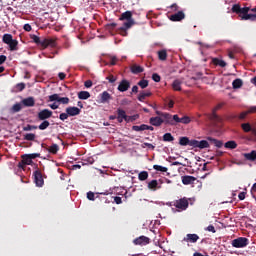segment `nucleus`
Here are the masks:
<instances>
[{
	"label": "nucleus",
	"instance_id": "1",
	"mask_svg": "<svg viewBox=\"0 0 256 256\" xmlns=\"http://www.w3.org/2000/svg\"><path fill=\"white\" fill-rule=\"evenodd\" d=\"M120 21H126L124 22L123 26L118 29L120 35H123V37H126L127 30L131 29L132 25L135 24V20L133 19V12L126 11L121 14Z\"/></svg>",
	"mask_w": 256,
	"mask_h": 256
},
{
	"label": "nucleus",
	"instance_id": "2",
	"mask_svg": "<svg viewBox=\"0 0 256 256\" xmlns=\"http://www.w3.org/2000/svg\"><path fill=\"white\" fill-rule=\"evenodd\" d=\"M249 11H251V8H241V5L239 4H234L232 6V13H236V15L240 17L241 21H255V16H253V14H249Z\"/></svg>",
	"mask_w": 256,
	"mask_h": 256
},
{
	"label": "nucleus",
	"instance_id": "3",
	"mask_svg": "<svg viewBox=\"0 0 256 256\" xmlns=\"http://www.w3.org/2000/svg\"><path fill=\"white\" fill-rule=\"evenodd\" d=\"M31 39L36 45L42 47V49H47V47H57V42L53 38H40L37 35H32Z\"/></svg>",
	"mask_w": 256,
	"mask_h": 256
},
{
	"label": "nucleus",
	"instance_id": "4",
	"mask_svg": "<svg viewBox=\"0 0 256 256\" xmlns=\"http://www.w3.org/2000/svg\"><path fill=\"white\" fill-rule=\"evenodd\" d=\"M173 206L180 211H187V209L189 208V198H180L179 200L173 202Z\"/></svg>",
	"mask_w": 256,
	"mask_h": 256
},
{
	"label": "nucleus",
	"instance_id": "5",
	"mask_svg": "<svg viewBox=\"0 0 256 256\" xmlns=\"http://www.w3.org/2000/svg\"><path fill=\"white\" fill-rule=\"evenodd\" d=\"M156 115L161 117L164 125H172L173 126V115L167 112H161L159 110L156 111Z\"/></svg>",
	"mask_w": 256,
	"mask_h": 256
},
{
	"label": "nucleus",
	"instance_id": "6",
	"mask_svg": "<svg viewBox=\"0 0 256 256\" xmlns=\"http://www.w3.org/2000/svg\"><path fill=\"white\" fill-rule=\"evenodd\" d=\"M249 245V240L245 237H239L232 241V247L236 249H241L243 247H247Z\"/></svg>",
	"mask_w": 256,
	"mask_h": 256
},
{
	"label": "nucleus",
	"instance_id": "7",
	"mask_svg": "<svg viewBox=\"0 0 256 256\" xmlns=\"http://www.w3.org/2000/svg\"><path fill=\"white\" fill-rule=\"evenodd\" d=\"M49 102L57 101L62 103V105H69V97H60L59 94H52L48 97Z\"/></svg>",
	"mask_w": 256,
	"mask_h": 256
},
{
	"label": "nucleus",
	"instance_id": "8",
	"mask_svg": "<svg viewBox=\"0 0 256 256\" xmlns=\"http://www.w3.org/2000/svg\"><path fill=\"white\" fill-rule=\"evenodd\" d=\"M33 176L36 187H43V185H45V180H43V174L41 173V170H35Z\"/></svg>",
	"mask_w": 256,
	"mask_h": 256
},
{
	"label": "nucleus",
	"instance_id": "9",
	"mask_svg": "<svg viewBox=\"0 0 256 256\" xmlns=\"http://www.w3.org/2000/svg\"><path fill=\"white\" fill-rule=\"evenodd\" d=\"M37 117L39 121H47V119H51V117H53V111L49 109H43L40 112H38Z\"/></svg>",
	"mask_w": 256,
	"mask_h": 256
},
{
	"label": "nucleus",
	"instance_id": "10",
	"mask_svg": "<svg viewBox=\"0 0 256 256\" xmlns=\"http://www.w3.org/2000/svg\"><path fill=\"white\" fill-rule=\"evenodd\" d=\"M130 88H131V82H129V80L127 79L121 80L117 87L120 93H125V91H129Z\"/></svg>",
	"mask_w": 256,
	"mask_h": 256
},
{
	"label": "nucleus",
	"instance_id": "11",
	"mask_svg": "<svg viewBox=\"0 0 256 256\" xmlns=\"http://www.w3.org/2000/svg\"><path fill=\"white\" fill-rule=\"evenodd\" d=\"M192 147L198 149H207L209 148V142L207 140H193Z\"/></svg>",
	"mask_w": 256,
	"mask_h": 256
},
{
	"label": "nucleus",
	"instance_id": "12",
	"mask_svg": "<svg viewBox=\"0 0 256 256\" xmlns=\"http://www.w3.org/2000/svg\"><path fill=\"white\" fill-rule=\"evenodd\" d=\"M169 19L170 21H174V22L183 21V19H185V12L178 11L177 13L170 15Z\"/></svg>",
	"mask_w": 256,
	"mask_h": 256
},
{
	"label": "nucleus",
	"instance_id": "13",
	"mask_svg": "<svg viewBox=\"0 0 256 256\" xmlns=\"http://www.w3.org/2000/svg\"><path fill=\"white\" fill-rule=\"evenodd\" d=\"M66 113L69 117H77V115H81V110L78 107L70 106L66 108Z\"/></svg>",
	"mask_w": 256,
	"mask_h": 256
},
{
	"label": "nucleus",
	"instance_id": "14",
	"mask_svg": "<svg viewBox=\"0 0 256 256\" xmlns=\"http://www.w3.org/2000/svg\"><path fill=\"white\" fill-rule=\"evenodd\" d=\"M224 105L225 103L222 102L217 104L216 107L213 108L212 114H211V119H213V121H219V115H217V111H219V109H222Z\"/></svg>",
	"mask_w": 256,
	"mask_h": 256
},
{
	"label": "nucleus",
	"instance_id": "15",
	"mask_svg": "<svg viewBox=\"0 0 256 256\" xmlns=\"http://www.w3.org/2000/svg\"><path fill=\"white\" fill-rule=\"evenodd\" d=\"M183 241H185V243H197L199 241V235L187 234Z\"/></svg>",
	"mask_w": 256,
	"mask_h": 256
},
{
	"label": "nucleus",
	"instance_id": "16",
	"mask_svg": "<svg viewBox=\"0 0 256 256\" xmlns=\"http://www.w3.org/2000/svg\"><path fill=\"white\" fill-rule=\"evenodd\" d=\"M150 124H152L153 127H161L163 125V118H161V116L151 117Z\"/></svg>",
	"mask_w": 256,
	"mask_h": 256
},
{
	"label": "nucleus",
	"instance_id": "17",
	"mask_svg": "<svg viewBox=\"0 0 256 256\" xmlns=\"http://www.w3.org/2000/svg\"><path fill=\"white\" fill-rule=\"evenodd\" d=\"M195 181H197V178H195L194 176H189V175L182 176L183 185H193Z\"/></svg>",
	"mask_w": 256,
	"mask_h": 256
},
{
	"label": "nucleus",
	"instance_id": "18",
	"mask_svg": "<svg viewBox=\"0 0 256 256\" xmlns=\"http://www.w3.org/2000/svg\"><path fill=\"white\" fill-rule=\"evenodd\" d=\"M116 117H117L118 123H122L124 119H127V113L125 112V110L118 108Z\"/></svg>",
	"mask_w": 256,
	"mask_h": 256
},
{
	"label": "nucleus",
	"instance_id": "19",
	"mask_svg": "<svg viewBox=\"0 0 256 256\" xmlns=\"http://www.w3.org/2000/svg\"><path fill=\"white\" fill-rule=\"evenodd\" d=\"M135 245H149V238L145 236H140L134 240Z\"/></svg>",
	"mask_w": 256,
	"mask_h": 256
},
{
	"label": "nucleus",
	"instance_id": "20",
	"mask_svg": "<svg viewBox=\"0 0 256 256\" xmlns=\"http://www.w3.org/2000/svg\"><path fill=\"white\" fill-rule=\"evenodd\" d=\"M111 99H113V97L107 91H104L103 93L100 94L101 103H109V101H111Z\"/></svg>",
	"mask_w": 256,
	"mask_h": 256
},
{
	"label": "nucleus",
	"instance_id": "21",
	"mask_svg": "<svg viewBox=\"0 0 256 256\" xmlns=\"http://www.w3.org/2000/svg\"><path fill=\"white\" fill-rule=\"evenodd\" d=\"M193 140H189V137H180L179 139V145H181L182 147H185L187 145H189L190 147H193Z\"/></svg>",
	"mask_w": 256,
	"mask_h": 256
},
{
	"label": "nucleus",
	"instance_id": "22",
	"mask_svg": "<svg viewBox=\"0 0 256 256\" xmlns=\"http://www.w3.org/2000/svg\"><path fill=\"white\" fill-rule=\"evenodd\" d=\"M22 104L24 107H35V98L28 97L22 100Z\"/></svg>",
	"mask_w": 256,
	"mask_h": 256
},
{
	"label": "nucleus",
	"instance_id": "23",
	"mask_svg": "<svg viewBox=\"0 0 256 256\" xmlns=\"http://www.w3.org/2000/svg\"><path fill=\"white\" fill-rule=\"evenodd\" d=\"M148 189H150V191H157V189H161V186H159V182L157 180H152L148 182Z\"/></svg>",
	"mask_w": 256,
	"mask_h": 256
},
{
	"label": "nucleus",
	"instance_id": "24",
	"mask_svg": "<svg viewBox=\"0 0 256 256\" xmlns=\"http://www.w3.org/2000/svg\"><path fill=\"white\" fill-rule=\"evenodd\" d=\"M131 73H133L134 75H139V73H143V71H145V69L137 64H134L131 66Z\"/></svg>",
	"mask_w": 256,
	"mask_h": 256
},
{
	"label": "nucleus",
	"instance_id": "25",
	"mask_svg": "<svg viewBox=\"0 0 256 256\" xmlns=\"http://www.w3.org/2000/svg\"><path fill=\"white\" fill-rule=\"evenodd\" d=\"M48 153H51V155H57L59 153V145L52 144L49 148H46Z\"/></svg>",
	"mask_w": 256,
	"mask_h": 256
},
{
	"label": "nucleus",
	"instance_id": "26",
	"mask_svg": "<svg viewBox=\"0 0 256 256\" xmlns=\"http://www.w3.org/2000/svg\"><path fill=\"white\" fill-rule=\"evenodd\" d=\"M212 62L214 65L218 67H222V68L227 67V62L219 58H213Z\"/></svg>",
	"mask_w": 256,
	"mask_h": 256
},
{
	"label": "nucleus",
	"instance_id": "27",
	"mask_svg": "<svg viewBox=\"0 0 256 256\" xmlns=\"http://www.w3.org/2000/svg\"><path fill=\"white\" fill-rule=\"evenodd\" d=\"M244 158L247 161H255L256 160V151L252 150L250 153H245Z\"/></svg>",
	"mask_w": 256,
	"mask_h": 256
},
{
	"label": "nucleus",
	"instance_id": "28",
	"mask_svg": "<svg viewBox=\"0 0 256 256\" xmlns=\"http://www.w3.org/2000/svg\"><path fill=\"white\" fill-rule=\"evenodd\" d=\"M208 141L215 145V147H217L218 149H221V147H223V142L221 140L208 137Z\"/></svg>",
	"mask_w": 256,
	"mask_h": 256
},
{
	"label": "nucleus",
	"instance_id": "29",
	"mask_svg": "<svg viewBox=\"0 0 256 256\" xmlns=\"http://www.w3.org/2000/svg\"><path fill=\"white\" fill-rule=\"evenodd\" d=\"M232 87L233 89H241L243 87V80H241L240 78L235 79L232 82Z\"/></svg>",
	"mask_w": 256,
	"mask_h": 256
},
{
	"label": "nucleus",
	"instance_id": "30",
	"mask_svg": "<svg viewBox=\"0 0 256 256\" xmlns=\"http://www.w3.org/2000/svg\"><path fill=\"white\" fill-rule=\"evenodd\" d=\"M182 83L183 82H181L179 79L174 80L172 83V89H174V91H181Z\"/></svg>",
	"mask_w": 256,
	"mask_h": 256
},
{
	"label": "nucleus",
	"instance_id": "31",
	"mask_svg": "<svg viewBox=\"0 0 256 256\" xmlns=\"http://www.w3.org/2000/svg\"><path fill=\"white\" fill-rule=\"evenodd\" d=\"M89 97H91V93H89L88 91H80L78 93V99L87 100L89 99Z\"/></svg>",
	"mask_w": 256,
	"mask_h": 256
},
{
	"label": "nucleus",
	"instance_id": "32",
	"mask_svg": "<svg viewBox=\"0 0 256 256\" xmlns=\"http://www.w3.org/2000/svg\"><path fill=\"white\" fill-rule=\"evenodd\" d=\"M147 97H151V92H140V94L138 95V101L143 103V101H145Z\"/></svg>",
	"mask_w": 256,
	"mask_h": 256
},
{
	"label": "nucleus",
	"instance_id": "33",
	"mask_svg": "<svg viewBox=\"0 0 256 256\" xmlns=\"http://www.w3.org/2000/svg\"><path fill=\"white\" fill-rule=\"evenodd\" d=\"M17 45H19V41L17 40H12L10 43H8L10 51H17L19 49Z\"/></svg>",
	"mask_w": 256,
	"mask_h": 256
},
{
	"label": "nucleus",
	"instance_id": "34",
	"mask_svg": "<svg viewBox=\"0 0 256 256\" xmlns=\"http://www.w3.org/2000/svg\"><path fill=\"white\" fill-rule=\"evenodd\" d=\"M138 179L139 181H147L149 179V172L147 171H142L138 174Z\"/></svg>",
	"mask_w": 256,
	"mask_h": 256
},
{
	"label": "nucleus",
	"instance_id": "35",
	"mask_svg": "<svg viewBox=\"0 0 256 256\" xmlns=\"http://www.w3.org/2000/svg\"><path fill=\"white\" fill-rule=\"evenodd\" d=\"M158 59L160 61H167V50L158 51Z\"/></svg>",
	"mask_w": 256,
	"mask_h": 256
},
{
	"label": "nucleus",
	"instance_id": "36",
	"mask_svg": "<svg viewBox=\"0 0 256 256\" xmlns=\"http://www.w3.org/2000/svg\"><path fill=\"white\" fill-rule=\"evenodd\" d=\"M49 125H51L49 120H42V123L38 126V129H40V131H45V129H48Z\"/></svg>",
	"mask_w": 256,
	"mask_h": 256
},
{
	"label": "nucleus",
	"instance_id": "37",
	"mask_svg": "<svg viewBox=\"0 0 256 256\" xmlns=\"http://www.w3.org/2000/svg\"><path fill=\"white\" fill-rule=\"evenodd\" d=\"M132 131H136V132L147 131V124H142L140 126L134 125L132 126Z\"/></svg>",
	"mask_w": 256,
	"mask_h": 256
},
{
	"label": "nucleus",
	"instance_id": "38",
	"mask_svg": "<svg viewBox=\"0 0 256 256\" xmlns=\"http://www.w3.org/2000/svg\"><path fill=\"white\" fill-rule=\"evenodd\" d=\"M226 149H237V142L231 140L224 144Z\"/></svg>",
	"mask_w": 256,
	"mask_h": 256
},
{
	"label": "nucleus",
	"instance_id": "39",
	"mask_svg": "<svg viewBox=\"0 0 256 256\" xmlns=\"http://www.w3.org/2000/svg\"><path fill=\"white\" fill-rule=\"evenodd\" d=\"M163 141L171 143V141H175V137L171 133H165L163 135Z\"/></svg>",
	"mask_w": 256,
	"mask_h": 256
},
{
	"label": "nucleus",
	"instance_id": "40",
	"mask_svg": "<svg viewBox=\"0 0 256 256\" xmlns=\"http://www.w3.org/2000/svg\"><path fill=\"white\" fill-rule=\"evenodd\" d=\"M12 40H13V35H11V34H4L2 37V41L6 45H8V43H10Z\"/></svg>",
	"mask_w": 256,
	"mask_h": 256
},
{
	"label": "nucleus",
	"instance_id": "41",
	"mask_svg": "<svg viewBox=\"0 0 256 256\" xmlns=\"http://www.w3.org/2000/svg\"><path fill=\"white\" fill-rule=\"evenodd\" d=\"M153 169H155V171H160L161 173H167V171H169L167 167L157 165V164L153 166Z\"/></svg>",
	"mask_w": 256,
	"mask_h": 256
},
{
	"label": "nucleus",
	"instance_id": "42",
	"mask_svg": "<svg viewBox=\"0 0 256 256\" xmlns=\"http://www.w3.org/2000/svg\"><path fill=\"white\" fill-rule=\"evenodd\" d=\"M22 161L24 165H31L33 163V160L27 154L22 155Z\"/></svg>",
	"mask_w": 256,
	"mask_h": 256
},
{
	"label": "nucleus",
	"instance_id": "43",
	"mask_svg": "<svg viewBox=\"0 0 256 256\" xmlns=\"http://www.w3.org/2000/svg\"><path fill=\"white\" fill-rule=\"evenodd\" d=\"M138 86L141 87V89H147V87H149V81L142 79L138 82Z\"/></svg>",
	"mask_w": 256,
	"mask_h": 256
},
{
	"label": "nucleus",
	"instance_id": "44",
	"mask_svg": "<svg viewBox=\"0 0 256 256\" xmlns=\"http://www.w3.org/2000/svg\"><path fill=\"white\" fill-rule=\"evenodd\" d=\"M35 134L27 133L24 135V141H35Z\"/></svg>",
	"mask_w": 256,
	"mask_h": 256
},
{
	"label": "nucleus",
	"instance_id": "45",
	"mask_svg": "<svg viewBox=\"0 0 256 256\" xmlns=\"http://www.w3.org/2000/svg\"><path fill=\"white\" fill-rule=\"evenodd\" d=\"M35 129H38V126L28 124L23 127V131H33Z\"/></svg>",
	"mask_w": 256,
	"mask_h": 256
},
{
	"label": "nucleus",
	"instance_id": "46",
	"mask_svg": "<svg viewBox=\"0 0 256 256\" xmlns=\"http://www.w3.org/2000/svg\"><path fill=\"white\" fill-rule=\"evenodd\" d=\"M180 123H183L184 125H189V123H191V118H189V116H184L180 118Z\"/></svg>",
	"mask_w": 256,
	"mask_h": 256
},
{
	"label": "nucleus",
	"instance_id": "47",
	"mask_svg": "<svg viewBox=\"0 0 256 256\" xmlns=\"http://www.w3.org/2000/svg\"><path fill=\"white\" fill-rule=\"evenodd\" d=\"M172 122H173V126L177 125V123H181V118H179V115H173L172 116Z\"/></svg>",
	"mask_w": 256,
	"mask_h": 256
},
{
	"label": "nucleus",
	"instance_id": "48",
	"mask_svg": "<svg viewBox=\"0 0 256 256\" xmlns=\"http://www.w3.org/2000/svg\"><path fill=\"white\" fill-rule=\"evenodd\" d=\"M115 27H117V23H115V22L106 25L107 31H110V32L113 31V29H115Z\"/></svg>",
	"mask_w": 256,
	"mask_h": 256
},
{
	"label": "nucleus",
	"instance_id": "49",
	"mask_svg": "<svg viewBox=\"0 0 256 256\" xmlns=\"http://www.w3.org/2000/svg\"><path fill=\"white\" fill-rule=\"evenodd\" d=\"M14 113H19V111H21L22 109V106L21 104L17 103V104H14L13 107H12Z\"/></svg>",
	"mask_w": 256,
	"mask_h": 256
},
{
	"label": "nucleus",
	"instance_id": "50",
	"mask_svg": "<svg viewBox=\"0 0 256 256\" xmlns=\"http://www.w3.org/2000/svg\"><path fill=\"white\" fill-rule=\"evenodd\" d=\"M117 57L116 56H110V66L113 67V65H117Z\"/></svg>",
	"mask_w": 256,
	"mask_h": 256
},
{
	"label": "nucleus",
	"instance_id": "51",
	"mask_svg": "<svg viewBox=\"0 0 256 256\" xmlns=\"http://www.w3.org/2000/svg\"><path fill=\"white\" fill-rule=\"evenodd\" d=\"M59 119L61 120V121H66V119H69V113H61L60 115H59Z\"/></svg>",
	"mask_w": 256,
	"mask_h": 256
},
{
	"label": "nucleus",
	"instance_id": "52",
	"mask_svg": "<svg viewBox=\"0 0 256 256\" xmlns=\"http://www.w3.org/2000/svg\"><path fill=\"white\" fill-rule=\"evenodd\" d=\"M142 147H143V149H145V147H148V149H151L152 151L155 149V146L148 142L143 143Z\"/></svg>",
	"mask_w": 256,
	"mask_h": 256
},
{
	"label": "nucleus",
	"instance_id": "53",
	"mask_svg": "<svg viewBox=\"0 0 256 256\" xmlns=\"http://www.w3.org/2000/svg\"><path fill=\"white\" fill-rule=\"evenodd\" d=\"M152 79L155 81V83H159L161 81V76L157 73L152 74Z\"/></svg>",
	"mask_w": 256,
	"mask_h": 256
},
{
	"label": "nucleus",
	"instance_id": "54",
	"mask_svg": "<svg viewBox=\"0 0 256 256\" xmlns=\"http://www.w3.org/2000/svg\"><path fill=\"white\" fill-rule=\"evenodd\" d=\"M27 156L33 161V159H37L38 157H41V154L33 153V154H27Z\"/></svg>",
	"mask_w": 256,
	"mask_h": 256
},
{
	"label": "nucleus",
	"instance_id": "55",
	"mask_svg": "<svg viewBox=\"0 0 256 256\" xmlns=\"http://www.w3.org/2000/svg\"><path fill=\"white\" fill-rule=\"evenodd\" d=\"M107 81H109V83H115V81H117V77L113 76V75H109L108 77H106Z\"/></svg>",
	"mask_w": 256,
	"mask_h": 256
},
{
	"label": "nucleus",
	"instance_id": "56",
	"mask_svg": "<svg viewBox=\"0 0 256 256\" xmlns=\"http://www.w3.org/2000/svg\"><path fill=\"white\" fill-rule=\"evenodd\" d=\"M87 199H89V201H94L95 200V193L93 192H88L87 193Z\"/></svg>",
	"mask_w": 256,
	"mask_h": 256
},
{
	"label": "nucleus",
	"instance_id": "57",
	"mask_svg": "<svg viewBox=\"0 0 256 256\" xmlns=\"http://www.w3.org/2000/svg\"><path fill=\"white\" fill-rule=\"evenodd\" d=\"M84 87H86V89H90V87H93V81H91V80L85 81Z\"/></svg>",
	"mask_w": 256,
	"mask_h": 256
},
{
	"label": "nucleus",
	"instance_id": "58",
	"mask_svg": "<svg viewBox=\"0 0 256 256\" xmlns=\"http://www.w3.org/2000/svg\"><path fill=\"white\" fill-rule=\"evenodd\" d=\"M16 89H18V91H23L25 89V83H18Z\"/></svg>",
	"mask_w": 256,
	"mask_h": 256
},
{
	"label": "nucleus",
	"instance_id": "59",
	"mask_svg": "<svg viewBox=\"0 0 256 256\" xmlns=\"http://www.w3.org/2000/svg\"><path fill=\"white\" fill-rule=\"evenodd\" d=\"M114 201L116 205H121V203H123V200L119 196L114 197Z\"/></svg>",
	"mask_w": 256,
	"mask_h": 256
},
{
	"label": "nucleus",
	"instance_id": "60",
	"mask_svg": "<svg viewBox=\"0 0 256 256\" xmlns=\"http://www.w3.org/2000/svg\"><path fill=\"white\" fill-rule=\"evenodd\" d=\"M23 29H24V31H27V33H29L31 31V29H33V28L30 26V24H25L23 26Z\"/></svg>",
	"mask_w": 256,
	"mask_h": 256
},
{
	"label": "nucleus",
	"instance_id": "61",
	"mask_svg": "<svg viewBox=\"0 0 256 256\" xmlns=\"http://www.w3.org/2000/svg\"><path fill=\"white\" fill-rule=\"evenodd\" d=\"M7 61V56L5 55H0V65H3Z\"/></svg>",
	"mask_w": 256,
	"mask_h": 256
},
{
	"label": "nucleus",
	"instance_id": "62",
	"mask_svg": "<svg viewBox=\"0 0 256 256\" xmlns=\"http://www.w3.org/2000/svg\"><path fill=\"white\" fill-rule=\"evenodd\" d=\"M247 115H249V111L242 112V113L239 115V119H245V117H247Z\"/></svg>",
	"mask_w": 256,
	"mask_h": 256
},
{
	"label": "nucleus",
	"instance_id": "63",
	"mask_svg": "<svg viewBox=\"0 0 256 256\" xmlns=\"http://www.w3.org/2000/svg\"><path fill=\"white\" fill-rule=\"evenodd\" d=\"M246 194H247V193H245V192H240L239 195H238V199H240V201L245 200V195H246Z\"/></svg>",
	"mask_w": 256,
	"mask_h": 256
},
{
	"label": "nucleus",
	"instance_id": "64",
	"mask_svg": "<svg viewBox=\"0 0 256 256\" xmlns=\"http://www.w3.org/2000/svg\"><path fill=\"white\" fill-rule=\"evenodd\" d=\"M248 113H256V106L250 107Z\"/></svg>",
	"mask_w": 256,
	"mask_h": 256
}]
</instances>
